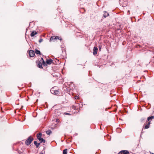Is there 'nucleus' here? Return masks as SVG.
<instances>
[{
	"label": "nucleus",
	"mask_w": 154,
	"mask_h": 154,
	"mask_svg": "<svg viewBox=\"0 0 154 154\" xmlns=\"http://www.w3.org/2000/svg\"><path fill=\"white\" fill-rule=\"evenodd\" d=\"M33 140V138L31 136L29 137L25 142V143L27 145H29Z\"/></svg>",
	"instance_id": "1"
},
{
	"label": "nucleus",
	"mask_w": 154,
	"mask_h": 154,
	"mask_svg": "<svg viewBox=\"0 0 154 154\" xmlns=\"http://www.w3.org/2000/svg\"><path fill=\"white\" fill-rule=\"evenodd\" d=\"M51 93L57 95H59L60 93L59 90H55L54 88H52L51 89Z\"/></svg>",
	"instance_id": "2"
},
{
	"label": "nucleus",
	"mask_w": 154,
	"mask_h": 154,
	"mask_svg": "<svg viewBox=\"0 0 154 154\" xmlns=\"http://www.w3.org/2000/svg\"><path fill=\"white\" fill-rule=\"evenodd\" d=\"M126 0H119V2L122 7H125L127 4V2H126Z\"/></svg>",
	"instance_id": "3"
},
{
	"label": "nucleus",
	"mask_w": 154,
	"mask_h": 154,
	"mask_svg": "<svg viewBox=\"0 0 154 154\" xmlns=\"http://www.w3.org/2000/svg\"><path fill=\"white\" fill-rule=\"evenodd\" d=\"M59 39L61 40V39H60L59 37L58 36H52L50 38V41H54V40Z\"/></svg>",
	"instance_id": "4"
},
{
	"label": "nucleus",
	"mask_w": 154,
	"mask_h": 154,
	"mask_svg": "<svg viewBox=\"0 0 154 154\" xmlns=\"http://www.w3.org/2000/svg\"><path fill=\"white\" fill-rule=\"evenodd\" d=\"M37 137L38 139L39 140L41 143H45V140L41 137V135H37Z\"/></svg>",
	"instance_id": "5"
},
{
	"label": "nucleus",
	"mask_w": 154,
	"mask_h": 154,
	"mask_svg": "<svg viewBox=\"0 0 154 154\" xmlns=\"http://www.w3.org/2000/svg\"><path fill=\"white\" fill-rule=\"evenodd\" d=\"M29 56L31 57H34L35 55L34 52L32 50H30L29 52Z\"/></svg>",
	"instance_id": "6"
},
{
	"label": "nucleus",
	"mask_w": 154,
	"mask_h": 154,
	"mask_svg": "<svg viewBox=\"0 0 154 154\" xmlns=\"http://www.w3.org/2000/svg\"><path fill=\"white\" fill-rule=\"evenodd\" d=\"M119 154H130L127 150H122L119 153Z\"/></svg>",
	"instance_id": "7"
},
{
	"label": "nucleus",
	"mask_w": 154,
	"mask_h": 154,
	"mask_svg": "<svg viewBox=\"0 0 154 154\" xmlns=\"http://www.w3.org/2000/svg\"><path fill=\"white\" fill-rule=\"evenodd\" d=\"M98 50V48L96 47H94L93 49V54L95 55L97 54V51Z\"/></svg>",
	"instance_id": "8"
},
{
	"label": "nucleus",
	"mask_w": 154,
	"mask_h": 154,
	"mask_svg": "<svg viewBox=\"0 0 154 154\" xmlns=\"http://www.w3.org/2000/svg\"><path fill=\"white\" fill-rule=\"evenodd\" d=\"M53 60L51 59H50L47 60L46 63L49 65H50L52 63Z\"/></svg>",
	"instance_id": "9"
},
{
	"label": "nucleus",
	"mask_w": 154,
	"mask_h": 154,
	"mask_svg": "<svg viewBox=\"0 0 154 154\" xmlns=\"http://www.w3.org/2000/svg\"><path fill=\"white\" fill-rule=\"evenodd\" d=\"M104 14H103V17L106 18L109 15V14L108 12H107L106 11H104Z\"/></svg>",
	"instance_id": "10"
},
{
	"label": "nucleus",
	"mask_w": 154,
	"mask_h": 154,
	"mask_svg": "<svg viewBox=\"0 0 154 154\" xmlns=\"http://www.w3.org/2000/svg\"><path fill=\"white\" fill-rule=\"evenodd\" d=\"M150 122H148V123L145 125V127H143L144 129H147L149 128Z\"/></svg>",
	"instance_id": "11"
},
{
	"label": "nucleus",
	"mask_w": 154,
	"mask_h": 154,
	"mask_svg": "<svg viewBox=\"0 0 154 154\" xmlns=\"http://www.w3.org/2000/svg\"><path fill=\"white\" fill-rule=\"evenodd\" d=\"M34 143L36 146V148H38L40 145V143H38L36 141H34Z\"/></svg>",
	"instance_id": "12"
},
{
	"label": "nucleus",
	"mask_w": 154,
	"mask_h": 154,
	"mask_svg": "<svg viewBox=\"0 0 154 154\" xmlns=\"http://www.w3.org/2000/svg\"><path fill=\"white\" fill-rule=\"evenodd\" d=\"M37 33L36 32H35V31H33L31 33V35H30L31 36V37H33V36H34Z\"/></svg>",
	"instance_id": "13"
},
{
	"label": "nucleus",
	"mask_w": 154,
	"mask_h": 154,
	"mask_svg": "<svg viewBox=\"0 0 154 154\" xmlns=\"http://www.w3.org/2000/svg\"><path fill=\"white\" fill-rule=\"evenodd\" d=\"M38 66L39 68H43V67L42 66V63L40 62H39L38 65Z\"/></svg>",
	"instance_id": "14"
},
{
	"label": "nucleus",
	"mask_w": 154,
	"mask_h": 154,
	"mask_svg": "<svg viewBox=\"0 0 154 154\" xmlns=\"http://www.w3.org/2000/svg\"><path fill=\"white\" fill-rule=\"evenodd\" d=\"M46 133L48 135H50L52 133V132L51 130H48L46 131Z\"/></svg>",
	"instance_id": "15"
},
{
	"label": "nucleus",
	"mask_w": 154,
	"mask_h": 154,
	"mask_svg": "<svg viewBox=\"0 0 154 154\" xmlns=\"http://www.w3.org/2000/svg\"><path fill=\"white\" fill-rule=\"evenodd\" d=\"M154 118V116H151L150 117H149L147 118V120L148 121H149L151 119H152Z\"/></svg>",
	"instance_id": "16"
},
{
	"label": "nucleus",
	"mask_w": 154,
	"mask_h": 154,
	"mask_svg": "<svg viewBox=\"0 0 154 154\" xmlns=\"http://www.w3.org/2000/svg\"><path fill=\"white\" fill-rule=\"evenodd\" d=\"M35 53L37 54H40V51L38 50H35Z\"/></svg>",
	"instance_id": "17"
},
{
	"label": "nucleus",
	"mask_w": 154,
	"mask_h": 154,
	"mask_svg": "<svg viewBox=\"0 0 154 154\" xmlns=\"http://www.w3.org/2000/svg\"><path fill=\"white\" fill-rule=\"evenodd\" d=\"M67 149H66L63 150V154H67Z\"/></svg>",
	"instance_id": "18"
},
{
	"label": "nucleus",
	"mask_w": 154,
	"mask_h": 154,
	"mask_svg": "<svg viewBox=\"0 0 154 154\" xmlns=\"http://www.w3.org/2000/svg\"><path fill=\"white\" fill-rule=\"evenodd\" d=\"M42 62V63L43 66H46V63H45V62L44 61V60H43Z\"/></svg>",
	"instance_id": "19"
},
{
	"label": "nucleus",
	"mask_w": 154,
	"mask_h": 154,
	"mask_svg": "<svg viewBox=\"0 0 154 154\" xmlns=\"http://www.w3.org/2000/svg\"><path fill=\"white\" fill-rule=\"evenodd\" d=\"M145 118H141L140 119V121L141 122H143L144 121V120H145Z\"/></svg>",
	"instance_id": "20"
},
{
	"label": "nucleus",
	"mask_w": 154,
	"mask_h": 154,
	"mask_svg": "<svg viewBox=\"0 0 154 154\" xmlns=\"http://www.w3.org/2000/svg\"><path fill=\"white\" fill-rule=\"evenodd\" d=\"M43 41V39L42 38H40L39 40V43H41V42H42V41Z\"/></svg>",
	"instance_id": "21"
},
{
	"label": "nucleus",
	"mask_w": 154,
	"mask_h": 154,
	"mask_svg": "<svg viewBox=\"0 0 154 154\" xmlns=\"http://www.w3.org/2000/svg\"><path fill=\"white\" fill-rule=\"evenodd\" d=\"M36 135H42V134L41 132H39Z\"/></svg>",
	"instance_id": "22"
},
{
	"label": "nucleus",
	"mask_w": 154,
	"mask_h": 154,
	"mask_svg": "<svg viewBox=\"0 0 154 154\" xmlns=\"http://www.w3.org/2000/svg\"><path fill=\"white\" fill-rule=\"evenodd\" d=\"M99 50L100 51L101 48V46H99Z\"/></svg>",
	"instance_id": "23"
},
{
	"label": "nucleus",
	"mask_w": 154,
	"mask_h": 154,
	"mask_svg": "<svg viewBox=\"0 0 154 154\" xmlns=\"http://www.w3.org/2000/svg\"><path fill=\"white\" fill-rule=\"evenodd\" d=\"M78 96H75V99H78Z\"/></svg>",
	"instance_id": "24"
},
{
	"label": "nucleus",
	"mask_w": 154,
	"mask_h": 154,
	"mask_svg": "<svg viewBox=\"0 0 154 154\" xmlns=\"http://www.w3.org/2000/svg\"><path fill=\"white\" fill-rule=\"evenodd\" d=\"M41 60H42V61H43V60H43V58H41Z\"/></svg>",
	"instance_id": "25"
},
{
	"label": "nucleus",
	"mask_w": 154,
	"mask_h": 154,
	"mask_svg": "<svg viewBox=\"0 0 154 154\" xmlns=\"http://www.w3.org/2000/svg\"><path fill=\"white\" fill-rule=\"evenodd\" d=\"M66 115H69V113H66Z\"/></svg>",
	"instance_id": "26"
},
{
	"label": "nucleus",
	"mask_w": 154,
	"mask_h": 154,
	"mask_svg": "<svg viewBox=\"0 0 154 154\" xmlns=\"http://www.w3.org/2000/svg\"><path fill=\"white\" fill-rule=\"evenodd\" d=\"M55 127H57V124H55Z\"/></svg>",
	"instance_id": "27"
},
{
	"label": "nucleus",
	"mask_w": 154,
	"mask_h": 154,
	"mask_svg": "<svg viewBox=\"0 0 154 154\" xmlns=\"http://www.w3.org/2000/svg\"><path fill=\"white\" fill-rule=\"evenodd\" d=\"M128 12L129 13V14H130V11L129 10L128 11Z\"/></svg>",
	"instance_id": "28"
},
{
	"label": "nucleus",
	"mask_w": 154,
	"mask_h": 154,
	"mask_svg": "<svg viewBox=\"0 0 154 154\" xmlns=\"http://www.w3.org/2000/svg\"><path fill=\"white\" fill-rule=\"evenodd\" d=\"M57 120H56V122H57Z\"/></svg>",
	"instance_id": "29"
}]
</instances>
